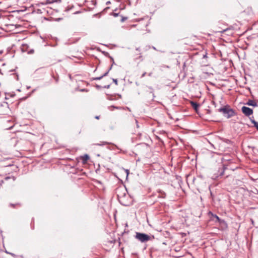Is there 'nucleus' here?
<instances>
[{"label":"nucleus","instance_id":"4","mask_svg":"<svg viewBox=\"0 0 258 258\" xmlns=\"http://www.w3.org/2000/svg\"><path fill=\"white\" fill-rule=\"evenodd\" d=\"M157 192L159 194V195L158 196V198L163 199L165 198L166 195L163 190L161 189H158Z\"/></svg>","mask_w":258,"mask_h":258},{"label":"nucleus","instance_id":"16","mask_svg":"<svg viewBox=\"0 0 258 258\" xmlns=\"http://www.w3.org/2000/svg\"><path fill=\"white\" fill-rule=\"evenodd\" d=\"M34 50L33 49H31V50H30L28 52V54H33V53H34Z\"/></svg>","mask_w":258,"mask_h":258},{"label":"nucleus","instance_id":"1","mask_svg":"<svg viewBox=\"0 0 258 258\" xmlns=\"http://www.w3.org/2000/svg\"><path fill=\"white\" fill-rule=\"evenodd\" d=\"M218 111L222 112L223 116L227 118H229L235 114V111L229 105H225L223 107L218 109Z\"/></svg>","mask_w":258,"mask_h":258},{"label":"nucleus","instance_id":"10","mask_svg":"<svg viewBox=\"0 0 258 258\" xmlns=\"http://www.w3.org/2000/svg\"><path fill=\"white\" fill-rule=\"evenodd\" d=\"M108 144H109V143L108 142H102L100 143H97V144H96L95 145H97V146H104V145H108Z\"/></svg>","mask_w":258,"mask_h":258},{"label":"nucleus","instance_id":"5","mask_svg":"<svg viewBox=\"0 0 258 258\" xmlns=\"http://www.w3.org/2000/svg\"><path fill=\"white\" fill-rule=\"evenodd\" d=\"M246 104L249 106H252L253 107L257 106V103L252 100H249L246 103Z\"/></svg>","mask_w":258,"mask_h":258},{"label":"nucleus","instance_id":"13","mask_svg":"<svg viewBox=\"0 0 258 258\" xmlns=\"http://www.w3.org/2000/svg\"><path fill=\"white\" fill-rule=\"evenodd\" d=\"M55 2H57V1L56 0H55V1L47 0L46 4H50V3Z\"/></svg>","mask_w":258,"mask_h":258},{"label":"nucleus","instance_id":"21","mask_svg":"<svg viewBox=\"0 0 258 258\" xmlns=\"http://www.w3.org/2000/svg\"><path fill=\"white\" fill-rule=\"evenodd\" d=\"M110 87V85H106V86H104L103 87L104 88H107V89H108Z\"/></svg>","mask_w":258,"mask_h":258},{"label":"nucleus","instance_id":"22","mask_svg":"<svg viewBox=\"0 0 258 258\" xmlns=\"http://www.w3.org/2000/svg\"><path fill=\"white\" fill-rule=\"evenodd\" d=\"M9 254H11V255H12L14 257H16V255L13 253L11 252V253H9Z\"/></svg>","mask_w":258,"mask_h":258},{"label":"nucleus","instance_id":"30","mask_svg":"<svg viewBox=\"0 0 258 258\" xmlns=\"http://www.w3.org/2000/svg\"><path fill=\"white\" fill-rule=\"evenodd\" d=\"M6 252L7 253H8V254H9V253H10L9 252H8V251H7V250H6Z\"/></svg>","mask_w":258,"mask_h":258},{"label":"nucleus","instance_id":"7","mask_svg":"<svg viewBox=\"0 0 258 258\" xmlns=\"http://www.w3.org/2000/svg\"><path fill=\"white\" fill-rule=\"evenodd\" d=\"M209 214H211L212 216L214 218H215L218 222L219 223L224 222V220H221L218 216L216 215L213 214L212 212H210L209 213Z\"/></svg>","mask_w":258,"mask_h":258},{"label":"nucleus","instance_id":"12","mask_svg":"<svg viewBox=\"0 0 258 258\" xmlns=\"http://www.w3.org/2000/svg\"><path fill=\"white\" fill-rule=\"evenodd\" d=\"M10 206L13 207V208H15L16 206L17 205H20V204L19 203H17L16 204H10Z\"/></svg>","mask_w":258,"mask_h":258},{"label":"nucleus","instance_id":"18","mask_svg":"<svg viewBox=\"0 0 258 258\" xmlns=\"http://www.w3.org/2000/svg\"><path fill=\"white\" fill-rule=\"evenodd\" d=\"M112 80H113V82L114 83H115V84L116 85H117V79H112Z\"/></svg>","mask_w":258,"mask_h":258},{"label":"nucleus","instance_id":"23","mask_svg":"<svg viewBox=\"0 0 258 258\" xmlns=\"http://www.w3.org/2000/svg\"><path fill=\"white\" fill-rule=\"evenodd\" d=\"M136 123L137 127H139V124H138V120L137 119H136Z\"/></svg>","mask_w":258,"mask_h":258},{"label":"nucleus","instance_id":"34","mask_svg":"<svg viewBox=\"0 0 258 258\" xmlns=\"http://www.w3.org/2000/svg\"><path fill=\"white\" fill-rule=\"evenodd\" d=\"M136 50H139V49L138 48H137L136 49Z\"/></svg>","mask_w":258,"mask_h":258},{"label":"nucleus","instance_id":"6","mask_svg":"<svg viewBox=\"0 0 258 258\" xmlns=\"http://www.w3.org/2000/svg\"><path fill=\"white\" fill-rule=\"evenodd\" d=\"M191 105L192 107L194 108L195 110H197L199 108L200 105L197 103V102L191 101L190 102Z\"/></svg>","mask_w":258,"mask_h":258},{"label":"nucleus","instance_id":"19","mask_svg":"<svg viewBox=\"0 0 258 258\" xmlns=\"http://www.w3.org/2000/svg\"><path fill=\"white\" fill-rule=\"evenodd\" d=\"M125 172H126V178L128 177V175L129 174V170L126 169L125 170Z\"/></svg>","mask_w":258,"mask_h":258},{"label":"nucleus","instance_id":"33","mask_svg":"<svg viewBox=\"0 0 258 258\" xmlns=\"http://www.w3.org/2000/svg\"><path fill=\"white\" fill-rule=\"evenodd\" d=\"M114 107L115 108H117V109L118 108V107Z\"/></svg>","mask_w":258,"mask_h":258},{"label":"nucleus","instance_id":"20","mask_svg":"<svg viewBox=\"0 0 258 258\" xmlns=\"http://www.w3.org/2000/svg\"><path fill=\"white\" fill-rule=\"evenodd\" d=\"M110 58H111V60H112V65L113 66V64H115V62H114V61L113 58L112 57H110Z\"/></svg>","mask_w":258,"mask_h":258},{"label":"nucleus","instance_id":"28","mask_svg":"<svg viewBox=\"0 0 258 258\" xmlns=\"http://www.w3.org/2000/svg\"><path fill=\"white\" fill-rule=\"evenodd\" d=\"M224 171H222V172L220 174V175H222L223 174Z\"/></svg>","mask_w":258,"mask_h":258},{"label":"nucleus","instance_id":"29","mask_svg":"<svg viewBox=\"0 0 258 258\" xmlns=\"http://www.w3.org/2000/svg\"><path fill=\"white\" fill-rule=\"evenodd\" d=\"M95 118H96V119H98V118H99V116H96L95 117Z\"/></svg>","mask_w":258,"mask_h":258},{"label":"nucleus","instance_id":"32","mask_svg":"<svg viewBox=\"0 0 258 258\" xmlns=\"http://www.w3.org/2000/svg\"><path fill=\"white\" fill-rule=\"evenodd\" d=\"M0 74H3L1 72V69H0Z\"/></svg>","mask_w":258,"mask_h":258},{"label":"nucleus","instance_id":"27","mask_svg":"<svg viewBox=\"0 0 258 258\" xmlns=\"http://www.w3.org/2000/svg\"><path fill=\"white\" fill-rule=\"evenodd\" d=\"M152 73H150L148 74V76H152Z\"/></svg>","mask_w":258,"mask_h":258},{"label":"nucleus","instance_id":"9","mask_svg":"<svg viewBox=\"0 0 258 258\" xmlns=\"http://www.w3.org/2000/svg\"><path fill=\"white\" fill-rule=\"evenodd\" d=\"M251 122L254 125V126L256 128L258 131V122L256 121L254 119H251Z\"/></svg>","mask_w":258,"mask_h":258},{"label":"nucleus","instance_id":"31","mask_svg":"<svg viewBox=\"0 0 258 258\" xmlns=\"http://www.w3.org/2000/svg\"><path fill=\"white\" fill-rule=\"evenodd\" d=\"M6 105H7V107H8V106H9V105H8V103H6Z\"/></svg>","mask_w":258,"mask_h":258},{"label":"nucleus","instance_id":"2","mask_svg":"<svg viewBox=\"0 0 258 258\" xmlns=\"http://www.w3.org/2000/svg\"><path fill=\"white\" fill-rule=\"evenodd\" d=\"M135 238L143 243L150 240V237L148 234L140 232H136Z\"/></svg>","mask_w":258,"mask_h":258},{"label":"nucleus","instance_id":"35","mask_svg":"<svg viewBox=\"0 0 258 258\" xmlns=\"http://www.w3.org/2000/svg\"><path fill=\"white\" fill-rule=\"evenodd\" d=\"M30 88V87H27V89H29Z\"/></svg>","mask_w":258,"mask_h":258},{"label":"nucleus","instance_id":"25","mask_svg":"<svg viewBox=\"0 0 258 258\" xmlns=\"http://www.w3.org/2000/svg\"><path fill=\"white\" fill-rule=\"evenodd\" d=\"M96 87L97 88H98V89H99V88H101V87L100 86L98 85H96Z\"/></svg>","mask_w":258,"mask_h":258},{"label":"nucleus","instance_id":"3","mask_svg":"<svg viewBox=\"0 0 258 258\" xmlns=\"http://www.w3.org/2000/svg\"><path fill=\"white\" fill-rule=\"evenodd\" d=\"M242 112L246 115V116H249L251 115L253 113V110L252 109L246 107V106H243L241 108Z\"/></svg>","mask_w":258,"mask_h":258},{"label":"nucleus","instance_id":"8","mask_svg":"<svg viewBox=\"0 0 258 258\" xmlns=\"http://www.w3.org/2000/svg\"><path fill=\"white\" fill-rule=\"evenodd\" d=\"M81 158L82 159V162L83 163H86L87 160L89 159V157L87 154H85L83 156H82Z\"/></svg>","mask_w":258,"mask_h":258},{"label":"nucleus","instance_id":"17","mask_svg":"<svg viewBox=\"0 0 258 258\" xmlns=\"http://www.w3.org/2000/svg\"><path fill=\"white\" fill-rule=\"evenodd\" d=\"M108 73H109V71H107L106 73H105L103 75H102V76H103V77H105V76H106L108 75Z\"/></svg>","mask_w":258,"mask_h":258},{"label":"nucleus","instance_id":"14","mask_svg":"<svg viewBox=\"0 0 258 258\" xmlns=\"http://www.w3.org/2000/svg\"><path fill=\"white\" fill-rule=\"evenodd\" d=\"M127 19V17H121V19L120 20V21L121 22H123L124 21H125Z\"/></svg>","mask_w":258,"mask_h":258},{"label":"nucleus","instance_id":"36","mask_svg":"<svg viewBox=\"0 0 258 258\" xmlns=\"http://www.w3.org/2000/svg\"><path fill=\"white\" fill-rule=\"evenodd\" d=\"M79 13V12H77L76 13V14H78V13Z\"/></svg>","mask_w":258,"mask_h":258},{"label":"nucleus","instance_id":"26","mask_svg":"<svg viewBox=\"0 0 258 258\" xmlns=\"http://www.w3.org/2000/svg\"><path fill=\"white\" fill-rule=\"evenodd\" d=\"M112 67V65H111V67L109 68V69L108 70V71H109V72L111 70Z\"/></svg>","mask_w":258,"mask_h":258},{"label":"nucleus","instance_id":"11","mask_svg":"<svg viewBox=\"0 0 258 258\" xmlns=\"http://www.w3.org/2000/svg\"><path fill=\"white\" fill-rule=\"evenodd\" d=\"M102 78H103V76H101L99 77L93 78V80H99L101 79Z\"/></svg>","mask_w":258,"mask_h":258},{"label":"nucleus","instance_id":"24","mask_svg":"<svg viewBox=\"0 0 258 258\" xmlns=\"http://www.w3.org/2000/svg\"><path fill=\"white\" fill-rule=\"evenodd\" d=\"M146 72L144 73L142 75V76H141V78H143V77H145V75H146Z\"/></svg>","mask_w":258,"mask_h":258},{"label":"nucleus","instance_id":"15","mask_svg":"<svg viewBox=\"0 0 258 258\" xmlns=\"http://www.w3.org/2000/svg\"><path fill=\"white\" fill-rule=\"evenodd\" d=\"M119 13H112V15L114 17H116L118 16Z\"/></svg>","mask_w":258,"mask_h":258}]
</instances>
